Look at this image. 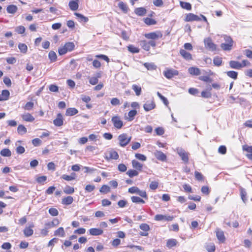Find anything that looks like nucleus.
Listing matches in <instances>:
<instances>
[{
    "label": "nucleus",
    "mask_w": 252,
    "mask_h": 252,
    "mask_svg": "<svg viewBox=\"0 0 252 252\" xmlns=\"http://www.w3.org/2000/svg\"><path fill=\"white\" fill-rule=\"evenodd\" d=\"M176 151L181 158L182 160L185 163H188L189 161V153L187 152L182 148L178 147L176 149Z\"/></svg>",
    "instance_id": "f257e3e1"
},
{
    "label": "nucleus",
    "mask_w": 252,
    "mask_h": 252,
    "mask_svg": "<svg viewBox=\"0 0 252 252\" xmlns=\"http://www.w3.org/2000/svg\"><path fill=\"white\" fill-rule=\"evenodd\" d=\"M119 144L122 147H125L130 141L131 137H127V134L123 133L118 136Z\"/></svg>",
    "instance_id": "f03ea898"
},
{
    "label": "nucleus",
    "mask_w": 252,
    "mask_h": 252,
    "mask_svg": "<svg viewBox=\"0 0 252 252\" xmlns=\"http://www.w3.org/2000/svg\"><path fill=\"white\" fill-rule=\"evenodd\" d=\"M205 48L211 51H214L216 50V45L215 44L210 38H206L204 40Z\"/></svg>",
    "instance_id": "7ed1b4c3"
},
{
    "label": "nucleus",
    "mask_w": 252,
    "mask_h": 252,
    "mask_svg": "<svg viewBox=\"0 0 252 252\" xmlns=\"http://www.w3.org/2000/svg\"><path fill=\"white\" fill-rule=\"evenodd\" d=\"M145 36L148 39L154 40L158 39L159 38H161L162 36V34L159 32H152L145 34Z\"/></svg>",
    "instance_id": "20e7f679"
},
{
    "label": "nucleus",
    "mask_w": 252,
    "mask_h": 252,
    "mask_svg": "<svg viewBox=\"0 0 252 252\" xmlns=\"http://www.w3.org/2000/svg\"><path fill=\"white\" fill-rule=\"evenodd\" d=\"M179 72L177 70L175 69H167L163 72L164 76L167 79H171L174 76L178 75Z\"/></svg>",
    "instance_id": "39448f33"
},
{
    "label": "nucleus",
    "mask_w": 252,
    "mask_h": 252,
    "mask_svg": "<svg viewBox=\"0 0 252 252\" xmlns=\"http://www.w3.org/2000/svg\"><path fill=\"white\" fill-rule=\"evenodd\" d=\"M173 218V216L163 215L161 214H158L155 216V220L157 221L164 220L169 221L172 220Z\"/></svg>",
    "instance_id": "423d86ee"
},
{
    "label": "nucleus",
    "mask_w": 252,
    "mask_h": 252,
    "mask_svg": "<svg viewBox=\"0 0 252 252\" xmlns=\"http://www.w3.org/2000/svg\"><path fill=\"white\" fill-rule=\"evenodd\" d=\"M112 121L113 123L114 126L117 128L120 129L122 128L123 126V123L121 120L119 116H115L112 118Z\"/></svg>",
    "instance_id": "0eeeda50"
},
{
    "label": "nucleus",
    "mask_w": 252,
    "mask_h": 252,
    "mask_svg": "<svg viewBox=\"0 0 252 252\" xmlns=\"http://www.w3.org/2000/svg\"><path fill=\"white\" fill-rule=\"evenodd\" d=\"M106 158L108 159H117L119 158V155L116 151L111 150L106 154Z\"/></svg>",
    "instance_id": "6e6552de"
},
{
    "label": "nucleus",
    "mask_w": 252,
    "mask_h": 252,
    "mask_svg": "<svg viewBox=\"0 0 252 252\" xmlns=\"http://www.w3.org/2000/svg\"><path fill=\"white\" fill-rule=\"evenodd\" d=\"M155 157L159 160L164 161L166 160V156L160 151H156L154 153Z\"/></svg>",
    "instance_id": "1a4fd4ad"
},
{
    "label": "nucleus",
    "mask_w": 252,
    "mask_h": 252,
    "mask_svg": "<svg viewBox=\"0 0 252 252\" xmlns=\"http://www.w3.org/2000/svg\"><path fill=\"white\" fill-rule=\"evenodd\" d=\"M53 124L57 126H61L63 124V116L61 113L57 115V118L53 121Z\"/></svg>",
    "instance_id": "9d476101"
},
{
    "label": "nucleus",
    "mask_w": 252,
    "mask_h": 252,
    "mask_svg": "<svg viewBox=\"0 0 252 252\" xmlns=\"http://www.w3.org/2000/svg\"><path fill=\"white\" fill-rule=\"evenodd\" d=\"M156 107V104L153 101H147L143 105V108L144 110L148 112L150 110H153Z\"/></svg>",
    "instance_id": "9b49d317"
},
{
    "label": "nucleus",
    "mask_w": 252,
    "mask_h": 252,
    "mask_svg": "<svg viewBox=\"0 0 252 252\" xmlns=\"http://www.w3.org/2000/svg\"><path fill=\"white\" fill-rule=\"evenodd\" d=\"M60 223V221L58 219L55 218L52 221L46 222L45 224V226L47 228L50 229L53 227L56 226Z\"/></svg>",
    "instance_id": "f8f14e48"
},
{
    "label": "nucleus",
    "mask_w": 252,
    "mask_h": 252,
    "mask_svg": "<svg viewBox=\"0 0 252 252\" xmlns=\"http://www.w3.org/2000/svg\"><path fill=\"white\" fill-rule=\"evenodd\" d=\"M34 227V225L32 223L29 227H26L24 229L23 232L26 237H30L33 233V230L32 229Z\"/></svg>",
    "instance_id": "ddd939ff"
},
{
    "label": "nucleus",
    "mask_w": 252,
    "mask_h": 252,
    "mask_svg": "<svg viewBox=\"0 0 252 252\" xmlns=\"http://www.w3.org/2000/svg\"><path fill=\"white\" fill-rule=\"evenodd\" d=\"M68 6L70 9L72 11H75L78 9L79 5H78V0H72L69 2Z\"/></svg>",
    "instance_id": "4468645a"
},
{
    "label": "nucleus",
    "mask_w": 252,
    "mask_h": 252,
    "mask_svg": "<svg viewBox=\"0 0 252 252\" xmlns=\"http://www.w3.org/2000/svg\"><path fill=\"white\" fill-rule=\"evenodd\" d=\"M90 235L93 236H98L102 234L103 231L99 228H93L89 230Z\"/></svg>",
    "instance_id": "2eb2a0df"
},
{
    "label": "nucleus",
    "mask_w": 252,
    "mask_h": 252,
    "mask_svg": "<svg viewBox=\"0 0 252 252\" xmlns=\"http://www.w3.org/2000/svg\"><path fill=\"white\" fill-rule=\"evenodd\" d=\"M21 117L24 121L28 122H32L34 120V118L29 113L22 115Z\"/></svg>",
    "instance_id": "dca6fc26"
},
{
    "label": "nucleus",
    "mask_w": 252,
    "mask_h": 252,
    "mask_svg": "<svg viewBox=\"0 0 252 252\" xmlns=\"http://www.w3.org/2000/svg\"><path fill=\"white\" fill-rule=\"evenodd\" d=\"M229 64L230 67L233 69H240L242 68L241 63L237 61H230Z\"/></svg>",
    "instance_id": "f3484780"
},
{
    "label": "nucleus",
    "mask_w": 252,
    "mask_h": 252,
    "mask_svg": "<svg viewBox=\"0 0 252 252\" xmlns=\"http://www.w3.org/2000/svg\"><path fill=\"white\" fill-rule=\"evenodd\" d=\"M180 54L185 59L187 60H191L192 58L191 55L189 53L187 52L185 50L181 49L180 50Z\"/></svg>",
    "instance_id": "a211bd4d"
},
{
    "label": "nucleus",
    "mask_w": 252,
    "mask_h": 252,
    "mask_svg": "<svg viewBox=\"0 0 252 252\" xmlns=\"http://www.w3.org/2000/svg\"><path fill=\"white\" fill-rule=\"evenodd\" d=\"M78 113V111L75 108H69L66 110L65 115L68 116H72Z\"/></svg>",
    "instance_id": "6ab92c4d"
},
{
    "label": "nucleus",
    "mask_w": 252,
    "mask_h": 252,
    "mask_svg": "<svg viewBox=\"0 0 252 252\" xmlns=\"http://www.w3.org/2000/svg\"><path fill=\"white\" fill-rule=\"evenodd\" d=\"M73 201V198L71 196L64 197L62 199V203L63 205H69Z\"/></svg>",
    "instance_id": "aec40b11"
},
{
    "label": "nucleus",
    "mask_w": 252,
    "mask_h": 252,
    "mask_svg": "<svg viewBox=\"0 0 252 252\" xmlns=\"http://www.w3.org/2000/svg\"><path fill=\"white\" fill-rule=\"evenodd\" d=\"M189 72L193 75H199L200 74V69L198 68L190 67L188 69Z\"/></svg>",
    "instance_id": "412c9836"
},
{
    "label": "nucleus",
    "mask_w": 252,
    "mask_h": 252,
    "mask_svg": "<svg viewBox=\"0 0 252 252\" xmlns=\"http://www.w3.org/2000/svg\"><path fill=\"white\" fill-rule=\"evenodd\" d=\"M132 167L138 170H141L143 167V164L137 161V160L133 159L131 162Z\"/></svg>",
    "instance_id": "4be33fe9"
},
{
    "label": "nucleus",
    "mask_w": 252,
    "mask_h": 252,
    "mask_svg": "<svg viewBox=\"0 0 252 252\" xmlns=\"http://www.w3.org/2000/svg\"><path fill=\"white\" fill-rule=\"evenodd\" d=\"M137 112L135 110H132L128 112V117L126 118V119L128 121H132L134 117L136 115Z\"/></svg>",
    "instance_id": "5701e85b"
},
{
    "label": "nucleus",
    "mask_w": 252,
    "mask_h": 252,
    "mask_svg": "<svg viewBox=\"0 0 252 252\" xmlns=\"http://www.w3.org/2000/svg\"><path fill=\"white\" fill-rule=\"evenodd\" d=\"M135 14L138 16H144L146 13V9L144 7L137 8L135 9Z\"/></svg>",
    "instance_id": "b1692460"
},
{
    "label": "nucleus",
    "mask_w": 252,
    "mask_h": 252,
    "mask_svg": "<svg viewBox=\"0 0 252 252\" xmlns=\"http://www.w3.org/2000/svg\"><path fill=\"white\" fill-rule=\"evenodd\" d=\"M74 15L78 18L79 21L80 22H84L86 23L89 20L88 17L84 16L81 14L75 12Z\"/></svg>",
    "instance_id": "393cba45"
},
{
    "label": "nucleus",
    "mask_w": 252,
    "mask_h": 252,
    "mask_svg": "<svg viewBox=\"0 0 252 252\" xmlns=\"http://www.w3.org/2000/svg\"><path fill=\"white\" fill-rule=\"evenodd\" d=\"M55 236L64 237L65 235L64 230L63 227H60L54 232Z\"/></svg>",
    "instance_id": "a878e982"
},
{
    "label": "nucleus",
    "mask_w": 252,
    "mask_h": 252,
    "mask_svg": "<svg viewBox=\"0 0 252 252\" xmlns=\"http://www.w3.org/2000/svg\"><path fill=\"white\" fill-rule=\"evenodd\" d=\"M118 6L124 13H126L128 12V8L126 4L124 2L120 1L118 3Z\"/></svg>",
    "instance_id": "bb28decb"
},
{
    "label": "nucleus",
    "mask_w": 252,
    "mask_h": 252,
    "mask_svg": "<svg viewBox=\"0 0 252 252\" xmlns=\"http://www.w3.org/2000/svg\"><path fill=\"white\" fill-rule=\"evenodd\" d=\"M6 10L8 13L14 14L17 11V7L15 5H9L7 7Z\"/></svg>",
    "instance_id": "cd10ccee"
},
{
    "label": "nucleus",
    "mask_w": 252,
    "mask_h": 252,
    "mask_svg": "<svg viewBox=\"0 0 252 252\" xmlns=\"http://www.w3.org/2000/svg\"><path fill=\"white\" fill-rule=\"evenodd\" d=\"M177 241L176 239H170L167 240L166 243V246L169 248H171L177 245Z\"/></svg>",
    "instance_id": "c85d7f7f"
},
{
    "label": "nucleus",
    "mask_w": 252,
    "mask_h": 252,
    "mask_svg": "<svg viewBox=\"0 0 252 252\" xmlns=\"http://www.w3.org/2000/svg\"><path fill=\"white\" fill-rule=\"evenodd\" d=\"M132 89L135 92L137 96H139L141 94V88L140 86L134 84L132 86Z\"/></svg>",
    "instance_id": "c756f323"
},
{
    "label": "nucleus",
    "mask_w": 252,
    "mask_h": 252,
    "mask_svg": "<svg viewBox=\"0 0 252 252\" xmlns=\"http://www.w3.org/2000/svg\"><path fill=\"white\" fill-rule=\"evenodd\" d=\"M216 236L220 241L221 242H223L224 241L225 237L223 231L220 230L217 231Z\"/></svg>",
    "instance_id": "7c9ffc66"
},
{
    "label": "nucleus",
    "mask_w": 252,
    "mask_h": 252,
    "mask_svg": "<svg viewBox=\"0 0 252 252\" xmlns=\"http://www.w3.org/2000/svg\"><path fill=\"white\" fill-rule=\"evenodd\" d=\"M144 66L148 69L150 70H155L157 68V66L153 63H144Z\"/></svg>",
    "instance_id": "2f4dec72"
},
{
    "label": "nucleus",
    "mask_w": 252,
    "mask_h": 252,
    "mask_svg": "<svg viewBox=\"0 0 252 252\" xmlns=\"http://www.w3.org/2000/svg\"><path fill=\"white\" fill-rule=\"evenodd\" d=\"M180 6L184 9L190 10L191 9V5L187 2L180 1Z\"/></svg>",
    "instance_id": "473e14b6"
},
{
    "label": "nucleus",
    "mask_w": 252,
    "mask_h": 252,
    "mask_svg": "<svg viewBox=\"0 0 252 252\" xmlns=\"http://www.w3.org/2000/svg\"><path fill=\"white\" fill-rule=\"evenodd\" d=\"M131 201L133 203H141V204H144L145 203V201L143 199H141V198H140L139 197H138V196H132L131 197Z\"/></svg>",
    "instance_id": "72a5a7b5"
},
{
    "label": "nucleus",
    "mask_w": 252,
    "mask_h": 252,
    "mask_svg": "<svg viewBox=\"0 0 252 252\" xmlns=\"http://www.w3.org/2000/svg\"><path fill=\"white\" fill-rule=\"evenodd\" d=\"M140 45L141 47L146 51H149L150 49L149 44L146 40H142L140 42Z\"/></svg>",
    "instance_id": "f704fd0d"
},
{
    "label": "nucleus",
    "mask_w": 252,
    "mask_h": 252,
    "mask_svg": "<svg viewBox=\"0 0 252 252\" xmlns=\"http://www.w3.org/2000/svg\"><path fill=\"white\" fill-rule=\"evenodd\" d=\"M0 155L3 157H10L11 152L9 149L5 148L1 150Z\"/></svg>",
    "instance_id": "c9c22d12"
},
{
    "label": "nucleus",
    "mask_w": 252,
    "mask_h": 252,
    "mask_svg": "<svg viewBox=\"0 0 252 252\" xmlns=\"http://www.w3.org/2000/svg\"><path fill=\"white\" fill-rule=\"evenodd\" d=\"M226 74L228 77H229L234 80H236L237 78L238 72L236 71H228L226 72Z\"/></svg>",
    "instance_id": "e433bc0d"
},
{
    "label": "nucleus",
    "mask_w": 252,
    "mask_h": 252,
    "mask_svg": "<svg viewBox=\"0 0 252 252\" xmlns=\"http://www.w3.org/2000/svg\"><path fill=\"white\" fill-rule=\"evenodd\" d=\"M48 57L51 62H55L57 60V57L56 53L53 51H51L48 54Z\"/></svg>",
    "instance_id": "4c0bfd02"
},
{
    "label": "nucleus",
    "mask_w": 252,
    "mask_h": 252,
    "mask_svg": "<svg viewBox=\"0 0 252 252\" xmlns=\"http://www.w3.org/2000/svg\"><path fill=\"white\" fill-rule=\"evenodd\" d=\"M240 193H241V199L243 201L244 203H246V202L247 200V198L246 197L247 196V192L245 190V189L242 188H240Z\"/></svg>",
    "instance_id": "58836bf2"
},
{
    "label": "nucleus",
    "mask_w": 252,
    "mask_h": 252,
    "mask_svg": "<svg viewBox=\"0 0 252 252\" xmlns=\"http://www.w3.org/2000/svg\"><path fill=\"white\" fill-rule=\"evenodd\" d=\"M18 133L20 134H24L27 132V128L22 125H20L17 128Z\"/></svg>",
    "instance_id": "ea45409f"
},
{
    "label": "nucleus",
    "mask_w": 252,
    "mask_h": 252,
    "mask_svg": "<svg viewBox=\"0 0 252 252\" xmlns=\"http://www.w3.org/2000/svg\"><path fill=\"white\" fill-rule=\"evenodd\" d=\"M64 46L68 52L72 51L75 47L74 44L73 42H67L65 44Z\"/></svg>",
    "instance_id": "a19ab883"
},
{
    "label": "nucleus",
    "mask_w": 252,
    "mask_h": 252,
    "mask_svg": "<svg viewBox=\"0 0 252 252\" xmlns=\"http://www.w3.org/2000/svg\"><path fill=\"white\" fill-rule=\"evenodd\" d=\"M127 49L132 53H137L139 52V49L132 45H129L127 46Z\"/></svg>",
    "instance_id": "79ce46f5"
},
{
    "label": "nucleus",
    "mask_w": 252,
    "mask_h": 252,
    "mask_svg": "<svg viewBox=\"0 0 252 252\" xmlns=\"http://www.w3.org/2000/svg\"><path fill=\"white\" fill-rule=\"evenodd\" d=\"M233 44L230 43H222L220 45L221 48L225 51H229L231 49Z\"/></svg>",
    "instance_id": "37998d69"
},
{
    "label": "nucleus",
    "mask_w": 252,
    "mask_h": 252,
    "mask_svg": "<svg viewBox=\"0 0 252 252\" xmlns=\"http://www.w3.org/2000/svg\"><path fill=\"white\" fill-rule=\"evenodd\" d=\"M222 58L219 57H215L213 60L214 64L217 66H220L222 63Z\"/></svg>",
    "instance_id": "c03bdc74"
},
{
    "label": "nucleus",
    "mask_w": 252,
    "mask_h": 252,
    "mask_svg": "<svg viewBox=\"0 0 252 252\" xmlns=\"http://www.w3.org/2000/svg\"><path fill=\"white\" fill-rule=\"evenodd\" d=\"M99 191L101 193H106L110 191V188L108 186L104 185L100 188Z\"/></svg>",
    "instance_id": "a18cd8bd"
},
{
    "label": "nucleus",
    "mask_w": 252,
    "mask_h": 252,
    "mask_svg": "<svg viewBox=\"0 0 252 252\" xmlns=\"http://www.w3.org/2000/svg\"><path fill=\"white\" fill-rule=\"evenodd\" d=\"M126 174L130 178H132L134 176H137L138 175V172L135 170L130 169L126 172Z\"/></svg>",
    "instance_id": "49530a36"
},
{
    "label": "nucleus",
    "mask_w": 252,
    "mask_h": 252,
    "mask_svg": "<svg viewBox=\"0 0 252 252\" xmlns=\"http://www.w3.org/2000/svg\"><path fill=\"white\" fill-rule=\"evenodd\" d=\"M18 48L20 51L23 53H26L27 52L28 47L25 44L19 43L18 45Z\"/></svg>",
    "instance_id": "de8ad7c7"
},
{
    "label": "nucleus",
    "mask_w": 252,
    "mask_h": 252,
    "mask_svg": "<svg viewBox=\"0 0 252 252\" xmlns=\"http://www.w3.org/2000/svg\"><path fill=\"white\" fill-rule=\"evenodd\" d=\"M63 192L66 194H72L74 192V189L73 187L68 186L64 189Z\"/></svg>",
    "instance_id": "09e8293b"
},
{
    "label": "nucleus",
    "mask_w": 252,
    "mask_h": 252,
    "mask_svg": "<svg viewBox=\"0 0 252 252\" xmlns=\"http://www.w3.org/2000/svg\"><path fill=\"white\" fill-rule=\"evenodd\" d=\"M144 22L148 25H153L156 24V21L154 19L149 18H145Z\"/></svg>",
    "instance_id": "8fccbe9b"
},
{
    "label": "nucleus",
    "mask_w": 252,
    "mask_h": 252,
    "mask_svg": "<svg viewBox=\"0 0 252 252\" xmlns=\"http://www.w3.org/2000/svg\"><path fill=\"white\" fill-rule=\"evenodd\" d=\"M100 77V75H98L97 77H92L89 80V82L91 84L94 85L96 84L98 82V78Z\"/></svg>",
    "instance_id": "3c124183"
},
{
    "label": "nucleus",
    "mask_w": 252,
    "mask_h": 252,
    "mask_svg": "<svg viewBox=\"0 0 252 252\" xmlns=\"http://www.w3.org/2000/svg\"><path fill=\"white\" fill-rule=\"evenodd\" d=\"M1 94L4 100H6L8 99L10 93L8 90H4L2 91Z\"/></svg>",
    "instance_id": "603ef678"
},
{
    "label": "nucleus",
    "mask_w": 252,
    "mask_h": 252,
    "mask_svg": "<svg viewBox=\"0 0 252 252\" xmlns=\"http://www.w3.org/2000/svg\"><path fill=\"white\" fill-rule=\"evenodd\" d=\"M157 95L162 100L163 102L164 103V104L166 105V106H167L169 102H168V101L167 100V99L164 97V96H163L159 92H158L157 93Z\"/></svg>",
    "instance_id": "864d4df0"
},
{
    "label": "nucleus",
    "mask_w": 252,
    "mask_h": 252,
    "mask_svg": "<svg viewBox=\"0 0 252 252\" xmlns=\"http://www.w3.org/2000/svg\"><path fill=\"white\" fill-rule=\"evenodd\" d=\"M15 31L19 34H22L25 32V28L23 26H19L15 28Z\"/></svg>",
    "instance_id": "5fc2aeb1"
},
{
    "label": "nucleus",
    "mask_w": 252,
    "mask_h": 252,
    "mask_svg": "<svg viewBox=\"0 0 252 252\" xmlns=\"http://www.w3.org/2000/svg\"><path fill=\"white\" fill-rule=\"evenodd\" d=\"M49 213L52 216H57L59 214L58 210L55 208H50L49 210Z\"/></svg>",
    "instance_id": "6e6d98bb"
},
{
    "label": "nucleus",
    "mask_w": 252,
    "mask_h": 252,
    "mask_svg": "<svg viewBox=\"0 0 252 252\" xmlns=\"http://www.w3.org/2000/svg\"><path fill=\"white\" fill-rule=\"evenodd\" d=\"M194 14L193 13H189L186 15L185 21L187 22L194 21Z\"/></svg>",
    "instance_id": "4d7b16f0"
},
{
    "label": "nucleus",
    "mask_w": 252,
    "mask_h": 252,
    "mask_svg": "<svg viewBox=\"0 0 252 252\" xmlns=\"http://www.w3.org/2000/svg\"><path fill=\"white\" fill-rule=\"evenodd\" d=\"M206 249L208 252H214L215 250V246L214 244H210L207 245Z\"/></svg>",
    "instance_id": "13d9d810"
},
{
    "label": "nucleus",
    "mask_w": 252,
    "mask_h": 252,
    "mask_svg": "<svg viewBox=\"0 0 252 252\" xmlns=\"http://www.w3.org/2000/svg\"><path fill=\"white\" fill-rule=\"evenodd\" d=\"M212 94L210 91H204L201 92V96L204 98H210Z\"/></svg>",
    "instance_id": "bf43d9fd"
},
{
    "label": "nucleus",
    "mask_w": 252,
    "mask_h": 252,
    "mask_svg": "<svg viewBox=\"0 0 252 252\" xmlns=\"http://www.w3.org/2000/svg\"><path fill=\"white\" fill-rule=\"evenodd\" d=\"M33 103L30 101L28 102L24 106V109L27 110H31L33 107Z\"/></svg>",
    "instance_id": "052dcab7"
},
{
    "label": "nucleus",
    "mask_w": 252,
    "mask_h": 252,
    "mask_svg": "<svg viewBox=\"0 0 252 252\" xmlns=\"http://www.w3.org/2000/svg\"><path fill=\"white\" fill-rule=\"evenodd\" d=\"M135 157L137 159L142 161H145L147 159V158L145 155L141 154H136L135 155Z\"/></svg>",
    "instance_id": "680f3d73"
},
{
    "label": "nucleus",
    "mask_w": 252,
    "mask_h": 252,
    "mask_svg": "<svg viewBox=\"0 0 252 252\" xmlns=\"http://www.w3.org/2000/svg\"><path fill=\"white\" fill-rule=\"evenodd\" d=\"M199 79L205 82H211L212 81V79L208 76H201L199 77Z\"/></svg>",
    "instance_id": "e2e57ef3"
},
{
    "label": "nucleus",
    "mask_w": 252,
    "mask_h": 252,
    "mask_svg": "<svg viewBox=\"0 0 252 252\" xmlns=\"http://www.w3.org/2000/svg\"><path fill=\"white\" fill-rule=\"evenodd\" d=\"M137 194L144 198L148 199L147 193L145 190H141L139 189Z\"/></svg>",
    "instance_id": "0e129e2a"
},
{
    "label": "nucleus",
    "mask_w": 252,
    "mask_h": 252,
    "mask_svg": "<svg viewBox=\"0 0 252 252\" xmlns=\"http://www.w3.org/2000/svg\"><path fill=\"white\" fill-rule=\"evenodd\" d=\"M67 52L68 51L65 48L64 45L63 47L59 48L58 49V52L60 55H63L66 54Z\"/></svg>",
    "instance_id": "69168bd1"
},
{
    "label": "nucleus",
    "mask_w": 252,
    "mask_h": 252,
    "mask_svg": "<svg viewBox=\"0 0 252 252\" xmlns=\"http://www.w3.org/2000/svg\"><path fill=\"white\" fill-rule=\"evenodd\" d=\"M42 143L41 140L38 138H34L32 140V143L34 146H38Z\"/></svg>",
    "instance_id": "338daca9"
},
{
    "label": "nucleus",
    "mask_w": 252,
    "mask_h": 252,
    "mask_svg": "<svg viewBox=\"0 0 252 252\" xmlns=\"http://www.w3.org/2000/svg\"><path fill=\"white\" fill-rule=\"evenodd\" d=\"M118 169L120 171L124 172L126 171L127 167L125 164L121 163L118 165Z\"/></svg>",
    "instance_id": "774afa93"
}]
</instances>
